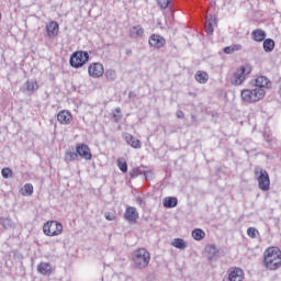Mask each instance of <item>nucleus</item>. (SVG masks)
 <instances>
[{
	"instance_id": "f257e3e1",
	"label": "nucleus",
	"mask_w": 281,
	"mask_h": 281,
	"mask_svg": "<svg viewBox=\"0 0 281 281\" xmlns=\"http://www.w3.org/2000/svg\"><path fill=\"white\" fill-rule=\"evenodd\" d=\"M263 265L270 271L281 268V251L278 247H270L263 252Z\"/></svg>"
},
{
	"instance_id": "f03ea898",
	"label": "nucleus",
	"mask_w": 281,
	"mask_h": 281,
	"mask_svg": "<svg viewBox=\"0 0 281 281\" xmlns=\"http://www.w3.org/2000/svg\"><path fill=\"white\" fill-rule=\"evenodd\" d=\"M132 262H134L135 269H146L150 263V252H148L146 248H138L134 250Z\"/></svg>"
},
{
	"instance_id": "7ed1b4c3",
	"label": "nucleus",
	"mask_w": 281,
	"mask_h": 281,
	"mask_svg": "<svg viewBox=\"0 0 281 281\" xmlns=\"http://www.w3.org/2000/svg\"><path fill=\"white\" fill-rule=\"evenodd\" d=\"M267 92H265L261 88L254 89H244L241 90V100L243 102H247L248 104H256V102H260V100L265 99Z\"/></svg>"
},
{
	"instance_id": "20e7f679",
	"label": "nucleus",
	"mask_w": 281,
	"mask_h": 281,
	"mask_svg": "<svg viewBox=\"0 0 281 281\" xmlns=\"http://www.w3.org/2000/svg\"><path fill=\"white\" fill-rule=\"evenodd\" d=\"M69 63L75 69H80V67L89 63V53L85 50L72 53Z\"/></svg>"
},
{
	"instance_id": "39448f33",
	"label": "nucleus",
	"mask_w": 281,
	"mask_h": 281,
	"mask_svg": "<svg viewBox=\"0 0 281 281\" xmlns=\"http://www.w3.org/2000/svg\"><path fill=\"white\" fill-rule=\"evenodd\" d=\"M255 175L259 183V190L267 192L271 188V180L269 179V172L265 169H256Z\"/></svg>"
},
{
	"instance_id": "423d86ee",
	"label": "nucleus",
	"mask_w": 281,
	"mask_h": 281,
	"mask_svg": "<svg viewBox=\"0 0 281 281\" xmlns=\"http://www.w3.org/2000/svg\"><path fill=\"white\" fill-rule=\"evenodd\" d=\"M45 236H60L63 234V224L60 222H46L43 226Z\"/></svg>"
},
{
	"instance_id": "0eeeda50",
	"label": "nucleus",
	"mask_w": 281,
	"mask_h": 281,
	"mask_svg": "<svg viewBox=\"0 0 281 281\" xmlns=\"http://www.w3.org/2000/svg\"><path fill=\"white\" fill-rule=\"evenodd\" d=\"M245 280V272L240 268H229L227 276L223 278V281H243Z\"/></svg>"
},
{
	"instance_id": "6e6552de",
	"label": "nucleus",
	"mask_w": 281,
	"mask_h": 281,
	"mask_svg": "<svg viewBox=\"0 0 281 281\" xmlns=\"http://www.w3.org/2000/svg\"><path fill=\"white\" fill-rule=\"evenodd\" d=\"M77 157H81L82 159H86V161H91L93 158V155L91 154V149L86 144H79L76 147Z\"/></svg>"
},
{
	"instance_id": "1a4fd4ad",
	"label": "nucleus",
	"mask_w": 281,
	"mask_h": 281,
	"mask_svg": "<svg viewBox=\"0 0 281 281\" xmlns=\"http://www.w3.org/2000/svg\"><path fill=\"white\" fill-rule=\"evenodd\" d=\"M149 46L154 49H161L166 46V38L159 34H151L148 40Z\"/></svg>"
},
{
	"instance_id": "9d476101",
	"label": "nucleus",
	"mask_w": 281,
	"mask_h": 281,
	"mask_svg": "<svg viewBox=\"0 0 281 281\" xmlns=\"http://www.w3.org/2000/svg\"><path fill=\"white\" fill-rule=\"evenodd\" d=\"M251 85L256 88V89H271L272 83L271 80L269 78H267L266 76H259L257 77L254 81H251Z\"/></svg>"
},
{
	"instance_id": "9b49d317",
	"label": "nucleus",
	"mask_w": 281,
	"mask_h": 281,
	"mask_svg": "<svg viewBox=\"0 0 281 281\" xmlns=\"http://www.w3.org/2000/svg\"><path fill=\"white\" fill-rule=\"evenodd\" d=\"M91 78H100L104 75V66L100 63H93L88 68Z\"/></svg>"
},
{
	"instance_id": "f8f14e48",
	"label": "nucleus",
	"mask_w": 281,
	"mask_h": 281,
	"mask_svg": "<svg viewBox=\"0 0 281 281\" xmlns=\"http://www.w3.org/2000/svg\"><path fill=\"white\" fill-rule=\"evenodd\" d=\"M124 218L127 223L135 224L139 218V212H137V209L134 206H127L124 213Z\"/></svg>"
},
{
	"instance_id": "ddd939ff",
	"label": "nucleus",
	"mask_w": 281,
	"mask_h": 281,
	"mask_svg": "<svg viewBox=\"0 0 281 281\" xmlns=\"http://www.w3.org/2000/svg\"><path fill=\"white\" fill-rule=\"evenodd\" d=\"M38 91V82L36 80H27L23 86V93L34 95Z\"/></svg>"
},
{
	"instance_id": "4468645a",
	"label": "nucleus",
	"mask_w": 281,
	"mask_h": 281,
	"mask_svg": "<svg viewBox=\"0 0 281 281\" xmlns=\"http://www.w3.org/2000/svg\"><path fill=\"white\" fill-rule=\"evenodd\" d=\"M209 260H217L221 257V251L216 248V245H209L205 247Z\"/></svg>"
},
{
	"instance_id": "2eb2a0df",
	"label": "nucleus",
	"mask_w": 281,
	"mask_h": 281,
	"mask_svg": "<svg viewBox=\"0 0 281 281\" xmlns=\"http://www.w3.org/2000/svg\"><path fill=\"white\" fill-rule=\"evenodd\" d=\"M214 24H216V16L212 14L206 15V21L204 24L206 34H214Z\"/></svg>"
},
{
	"instance_id": "dca6fc26",
	"label": "nucleus",
	"mask_w": 281,
	"mask_h": 281,
	"mask_svg": "<svg viewBox=\"0 0 281 281\" xmlns=\"http://www.w3.org/2000/svg\"><path fill=\"white\" fill-rule=\"evenodd\" d=\"M71 117H72L71 114L67 110H61L57 114V121L59 122V124H65V125L70 124Z\"/></svg>"
},
{
	"instance_id": "f3484780",
	"label": "nucleus",
	"mask_w": 281,
	"mask_h": 281,
	"mask_svg": "<svg viewBox=\"0 0 281 281\" xmlns=\"http://www.w3.org/2000/svg\"><path fill=\"white\" fill-rule=\"evenodd\" d=\"M124 139L126 144H128V146H131L132 148H142V142H139L138 138H135V136L126 133L124 135Z\"/></svg>"
},
{
	"instance_id": "a211bd4d",
	"label": "nucleus",
	"mask_w": 281,
	"mask_h": 281,
	"mask_svg": "<svg viewBox=\"0 0 281 281\" xmlns=\"http://www.w3.org/2000/svg\"><path fill=\"white\" fill-rule=\"evenodd\" d=\"M251 38L256 43H262V41H266V38H267V32H265L260 29L254 30L251 33Z\"/></svg>"
},
{
	"instance_id": "6ab92c4d",
	"label": "nucleus",
	"mask_w": 281,
	"mask_h": 281,
	"mask_svg": "<svg viewBox=\"0 0 281 281\" xmlns=\"http://www.w3.org/2000/svg\"><path fill=\"white\" fill-rule=\"evenodd\" d=\"M128 36L130 38H142L144 36V27L142 25L132 26Z\"/></svg>"
},
{
	"instance_id": "aec40b11",
	"label": "nucleus",
	"mask_w": 281,
	"mask_h": 281,
	"mask_svg": "<svg viewBox=\"0 0 281 281\" xmlns=\"http://www.w3.org/2000/svg\"><path fill=\"white\" fill-rule=\"evenodd\" d=\"M37 271L42 276H50L52 274V265H49L48 262H41L37 266Z\"/></svg>"
},
{
	"instance_id": "412c9836",
	"label": "nucleus",
	"mask_w": 281,
	"mask_h": 281,
	"mask_svg": "<svg viewBox=\"0 0 281 281\" xmlns=\"http://www.w3.org/2000/svg\"><path fill=\"white\" fill-rule=\"evenodd\" d=\"M162 205L164 207H167V209L177 207V205H179V200H177V198L175 196H167L164 199Z\"/></svg>"
},
{
	"instance_id": "4be33fe9",
	"label": "nucleus",
	"mask_w": 281,
	"mask_h": 281,
	"mask_svg": "<svg viewBox=\"0 0 281 281\" xmlns=\"http://www.w3.org/2000/svg\"><path fill=\"white\" fill-rule=\"evenodd\" d=\"M58 30L59 26L57 22H50L48 25H46V32L48 36H58Z\"/></svg>"
},
{
	"instance_id": "5701e85b",
	"label": "nucleus",
	"mask_w": 281,
	"mask_h": 281,
	"mask_svg": "<svg viewBox=\"0 0 281 281\" xmlns=\"http://www.w3.org/2000/svg\"><path fill=\"white\" fill-rule=\"evenodd\" d=\"M263 52H266L267 54L273 52V49H276V41H273L272 38H266L263 41Z\"/></svg>"
},
{
	"instance_id": "b1692460",
	"label": "nucleus",
	"mask_w": 281,
	"mask_h": 281,
	"mask_svg": "<svg viewBox=\"0 0 281 281\" xmlns=\"http://www.w3.org/2000/svg\"><path fill=\"white\" fill-rule=\"evenodd\" d=\"M171 245L172 247H176V249H180V250L188 248V244L183 238H173V240L171 241Z\"/></svg>"
},
{
	"instance_id": "393cba45",
	"label": "nucleus",
	"mask_w": 281,
	"mask_h": 281,
	"mask_svg": "<svg viewBox=\"0 0 281 281\" xmlns=\"http://www.w3.org/2000/svg\"><path fill=\"white\" fill-rule=\"evenodd\" d=\"M195 80L196 82H200V85H205V82L210 80V76L207 75V72L200 70L195 74Z\"/></svg>"
},
{
	"instance_id": "a878e982",
	"label": "nucleus",
	"mask_w": 281,
	"mask_h": 281,
	"mask_svg": "<svg viewBox=\"0 0 281 281\" xmlns=\"http://www.w3.org/2000/svg\"><path fill=\"white\" fill-rule=\"evenodd\" d=\"M20 192L22 196H32V194H34V186H32V183H26Z\"/></svg>"
},
{
	"instance_id": "bb28decb",
	"label": "nucleus",
	"mask_w": 281,
	"mask_h": 281,
	"mask_svg": "<svg viewBox=\"0 0 281 281\" xmlns=\"http://www.w3.org/2000/svg\"><path fill=\"white\" fill-rule=\"evenodd\" d=\"M243 49V45L240 44H233L231 46L224 47V54H234L235 52H240Z\"/></svg>"
},
{
	"instance_id": "cd10ccee",
	"label": "nucleus",
	"mask_w": 281,
	"mask_h": 281,
	"mask_svg": "<svg viewBox=\"0 0 281 281\" xmlns=\"http://www.w3.org/2000/svg\"><path fill=\"white\" fill-rule=\"evenodd\" d=\"M108 82H115L117 80V72L113 69H108L104 72Z\"/></svg>"
},
{
	"instance_id": "c85d7f7f",
	"label": "nucleus",
	"mask_w": 281,
	"mask_h": 281,
	"mask_svg": "<svg viewBox=\"0 0 281 281\" xmlns=\"http://www.w3.org/2000/svg\"><path fill=\"white\" fill-rule=\"evenodd\" d=\"M192 238H194V240H203V238H205V232L201 228H195L192 231Z\"/></svg>"
},
{
	"instance_id": "c756f323",
	"label": "nucleus",
	"mask_w": 281,
	"mask_h": 281,
	"mask_svg": "<svg viewBox=\"0 0 281 281\" xmlns=\"http://www.w3.org/2000/svg\"><path fill=\"white\" fill-rule=\"evenodd\" d=\"M117 167L121 172H128V164H126V160L124 158L117 159Z\"/></svg>"
},
{
	"instance_id": "7c9ffc66",
	"label": "nucleus",
	"mask_w": 281,
	"mask_h": 281,
	"mask_svg": "<svg viewBox=\"0 0 281 281\" xmlns=\"http://www.w3.org/2000/svg\"><path fill=\"white\" fill-rule=\"evenodd\" d=\"M78 159L77 151H66L65 154V161L69 164L70 161H76Z\"/></svg>"
},
{
	"instance_id": "2f4dec72",
	"label": "nucleus",
	"mask_w": 281,
	"mask_h": 281,
	"mask_svg": "<svg viewBox=\"0 0 281 281\" xmlns=\"http://www.w3.org/2000/svg\"><path fill=\"white\" fill-rule=\"evenodd\" d=\"M0 225H2L4 229H12V220L8 217H0Z\"/></svg>"
},
{
	"instance_id": "473e14b6",
	"label": "nucleus",
	"mask_w": 281,
	"mask_h": 281,
	"mask_svg": "<svg viewBox=\"0 0 281 281\" xmlns=\"http://www.w3.org/2000/svg\"><path fill=\"white\" fill-rule=\"evenodd\" d=\"M234 78L235 85H243V82L245 81V75L243 72H235Z\"/></svg>"
},
{
	"instance_id": "72a5a7b5",
	"label": "nucleus",
	"mask_w": 281,
	"mask_h": 281,
	"mask_svg": "<svg viewBox=\"0 0 281 281\" xmlns=\"http://www.w3.org/2000/svg\"><path fill=\"white\" fill-rule=\"evenodd\" d=\"M139 175H143L142 168H134L130 171V176L132 179H136V177H139Z\"/></svg>"
},
{
	"instance_id": "f704fd0d",
	"label": "nucleus",
	"mask_w": 281,
	"mask_h": 281,
	"mask_svg": "<svg viewBox=\"0 0 281 281\" xmlns=\"http://www.w3.org/2000/svg\"><path fill=\"white\" fill-rule=\"evenodd\" d=\"M240 74H243L244 76H249V74H251V66L249 64L241 66Z\"/></svg>"
},
{
	"instance_id": "c9c22d12",
	"label": "nucleus",
	"mask_w": 281,
	"mask_h": 281,
	"mask_svg": "<svg viewBox=\"0 0 281 281\" xmlns=\"http://www.w3.org/2000/svg\"><path fill=\"white\" fill-rule=\"evenodd\" d=\"M1 175L3 179H10V177H12V169L5 167L1 170Z\"/></svg>"
},
{
	"instance_id": "e433bc0d",
	"label": "nucleus",
	"mask_w": 281,
	"mask_h": 281,
	"mask_svg": "<svg viewBox=\"0 0 281 281\" xmlns=\"http://www.w3.org/2000/svg\"><path fill=\"white\" fill-rule=\"evenodd\" d=\"M157 3L162 10H166L172 3V0H157Z\"/></svg>"
},
{
	"instance_id": "4c0bfd02",
	"label": "nucleus",
	"mask_w": 281,
	"mask_h": 281,
	"mask_svg": "<svg viewBox=\"0 0 281 281\" xmlns=\"http://www.w3.org/2000/svg\"><path fill=\"white\" fill-rule=\"evenodd\" d=\"M114 111L117 114H113L112 117H113L114 122H120V120H122V109L115 108Z\"/></svg>"
},
{
	"instance_id": "58836bf2",
	"label": "nucleus",
	"mask_w": 281,
	"mask_h": 281,
	"mask_svg": "<svg viewBox=\"0 0 281 281\" xmlns=\"http://www.w3.org/2000/svg\"><path fill=\"white\" fill-rule=\"evenodd\" d=\"M256 234H258V229L254 227H249L247 229V235L249 236V238H256Z\"/></svg>"
},
{
	"instance_id": "ea45409f",
	"label": "nucleus",
	"mask_w": 281,
	"mask_h": 281,
	"mask_svg": "<svg viewBox=\"0 0 281 281\" xmlns=\"http://www.w3.org/2000/svg\"><path fill=\"white\" fill-rule=\"evenodd\" d=\"M104 217H105L106 221H115V215L111 212H106L104 214Z\"/></svg>"
},
{
	"instance_id": "a19ab883",
	"label": "nucleus",
	"mask_w": 281,
	"mask_h": 281,
	"mask_svg": "<svg viewBox=\"0 0 281 281\" xmlns=\"http://www.w3.org/2000/svg\"><path fill=\"white\" fill-rule=\"evenodd\" d=\"M176 115H177V117H178L179 120H183V117H186V114H184L183 111H181V110H178V111L176 112Z\"/></svg>"
},
{
	"instance_id": "79ce46f5",
	"label": "nucleus",
	"mask_w": 281,
	"mask_h": 281,
	"mask_svg": "<svg viewBox=\"0 0 281 281\" xmlns=\"http://www.w3.org/2000/svg\"><path fill=\"white\" fill-rule=\"evenodd\" d=\"M128 98H130V99L137 98V94H136L135 92L131 91V92L128 93Z\"/></svg>"
},
{
	"instance_id": "37998d69",
	"label": "nucleus",
	"mask_w": 281,
	"mask_h": 281,
	"mask_svg": "<svg viewBox=\"0 0 281 281\" xmlns=\"http://www.w3.org/2000/svg\"><path fill=\"white\" fill-rule=\"evenodd\" d=\"M151 175H153V172H150V171H147V172L145 173V179H148V178H150V177H151Z\"/></svg>"
},
{
	"instance_id": "c03bdc74",
	"label": "nucleus",
	"mask_w": 281,
	"mask_h": 281,
	"mask_svg": "<svg viewBox=\"0 0 281 281\" xmlns=\"http://www.w3.org/2000/svg\"><path fill=\"white\" fill-rule=\"evenodd\" d=\"M132 54H133V50L126 49V55H127V56H131Z\"/></svg>"
},
{
	"instance_id": "a18cd8bd",
	"label": "nucleus",
	"mask_w": 281,
	"mask_h": 281,
	"mask_svg": "<svg viewBox=\"0 0 281 281\" xmlns=\"http://www.w3.org/2000/svg\"><path fill=\"white\" fill-rule=\"evenodd\" d=\"M136 202L139 203V205H142V203H143L142 198H137V199H136Z\"/></svg>"
},
{
	"instance_id": "49530a36",
	"label": "nucleus",
	"mask_w": 281,
	"mask_h": 281,
	"mask_svg": "<svg viewBox=\"0 0 281 281\" xmlns=\"http://www.w3.org/2000/svg\"><path fill=\"white\" fill-rule=\"evenodd\" d=\"M191 117H192V120H193V121H195V120H196V116H194V115H192Z\"/></svg>"
}]
</instances>
